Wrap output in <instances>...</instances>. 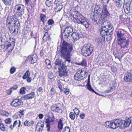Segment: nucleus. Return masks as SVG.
<instances>
[{"label":"nucleus","instance_id":"obj_49","mask_svg":"<svg viewBox=\"0 0 132 132\" xmlns=\"http://www.w3.org/2000/svg\"><path fill=\"white\" fill-rule=\"evenodd\" d=\"M29 97L28 94L24 95L22 96V98L24 100L30 99Z\"/></svg>","mask_w":132,"mask_h":132},{"label":"nucleus","instance_id":"obj_9","mask_svg":"<svg viewBox=\"0 0 132 132\" xmlns=\"http://www.w3.org/2000/svg\"><path fill=\"white\" fill-rule=\"evenodd\" d=\"M126 32L125 30L122 29H120L116 31L118 42L126 39L125 36Z\"/></svg>","mask_w":132,"mask_h":132},{"label":"nucleus","instance_id":"obj_6","mask_svg":"<svg viewBox=\"0 0 132 132\" xmlns=\"http://www.w3.org/2000/svg\"><path fill=\"white\" fill-rule=\"evenodd\" d=\"M15 42L12 38H10L9 40L5 42L3 48L8 52H10L13 50L15 45Z\"/></svg>","mask_w":132,"mask_h":132},{"label":"nucleus","instance_id":"obj_48","mask_svg":"<svg viewBox=\"0 0 132 132\" xmlns=\"http://www.w3.org/2000/svg\"><path fill=\"white\" fill-rule=\"evenodd\" d=\"M63 91L65 93L66 95L68 94L69 92V90L67 88H64V89Z\"/></svg>","mask_w":132,"mask_h":132},{"label":"nucleus","instance_id":"obj_63","mask_svg":"<svg viewBox=\"0 0 132 132\" xmlns=\"http://www.w3.org/2000/svg\"><path fill=\"white\" fill-rule=\"evenodd\" d=\"M36 3L35 2H34L33 3H31L30 4V6L31 8H32L33 7H34Z\"/></svg>","mask_w":132,"mask_h":132},{"label":"nucleus","instance_id":"obj_4","mask_svg":"<svg viewBox=\"0 0 132 132\" xmlns=\"http://www.w3.org/2000/svg\"><path fill=\"white\" fill-rule=\"evenodd\" d=\"M124 120L121 119H118L113 121H106L105 123V127L113 129H115L119 127L120 128L124 127Z\"/></svg>","mask_w":132,"mask_h":132},{"label":"nucleus","instance_id":"obj_39","mask_svg":"<svg viewBox=\"0 0 132 132\" xmlns=\"http://www.w3.org/2000/svg\"><path fill=\"white\" fill-rule=\"evenodd\" d=\"M28 95L30 99H31L33 98L35 95V93L34 92H31L30 93L28 94Z\"/></svg>","mask_w":132,"mask_h":132},{"label":"nucleus","instance_id":"obj_21","mask_svg":"<svg viewBox=\"0 0 132 132\" xmlns=\"http://www.w3.org/2000/svg\"><path fill=\"white\" fill-rule=\"evenodd\" d=\"M124 127H128L130 124L132 123V117H131L128 118L125 120H124Z\"/></svg>","mask_w":132,"mask_h":132},{"label":"nucleus","instance_id":"obj_41","mask_svg":"<svg viewBox=\"0 0 132 132\" xmlns=\"http://www.w3.org/2000/svg\"><path fill=\"white\" fill-rule=\"evenodd\" d=\"M16 68L14 67H12L10 70V72L11 74L14 73L16 71Z\"/></svg>","mask_w":132,"mask_h":132},{"label":"nucleus","instance_id":"obj_25","mask_svg":"<svg viewBox=\"0 0 132 132\" xmlns=\"http://www.w3.org/2000/svg\"><path fill=\"white\" fill-rule=\"evenodd\" d=\"M43 39L45 42H46L47 41H51V38L50 35L48 34V32L47 31L46 32L44 35L43 37Z\"/></svg>","mask_w":132,"mask_h":132},{"label":"nucleus","instance_id":"obj_27","mask_svg":"<svg viewBox=\"0 0 132 132\" xmlns=\"http://www.w3.org/2000/svg\"><path fill=\"white\" fill-rule=\"evenodd\" d=\"M40 20L43 22V23L46 22L48 18L45 15L42 13L40 14Z\"/></svg>","mask_w":132,"mask_h":132},{"label":"nucleus","instance_id":"obj_34","mask_svg":"<svg viewBox=\"0 0 132 132\" xmlns=\"http://www.w3.org/2000/svg\"><path fill=\"white\" fill-rule=\"evenodd\" d=\"M26 88L24 87L21 88L20 90V93L21 94H23L25 93Z\"/></svg>","mask_w":132,"mask_h":132},{"label":"nucleus","instance_id":"obj_50","mask_svg":"<svg viewBox=\"0 0 132 132\" xmlns=\"http://www.w3.org/2000/svg\"><path fill=\"white\" fill-rule=\"evenodd\" d=\"M50 92L51 94L54 95L56 94V91L54 90L53 87H52L50 90Z\"/></svg>","mask_w":132,"mask_h":132},{"label":"nucleus","instance_id":"obj_62","mask_svg":"<svg viewBox=\"0 0 132 132\" xmlns=\"http://www.w3.org/2000/svg\"><path fill=\"white\" fill-rule=\"evenodd\" d=\"M25 3L27 5H28V4L30 3V2L31 1L30 0H24Z\"/></svg>","mask_w":132,"mask_h":132},{"label":"nucleus","instance_id":"obj_60","mask_svg":"<svg viewBox=\"0 0 132 132\" xmlns=\"http://www.w3.org/2000/svg\"><path fill=\"white\" fill-rule=\"evenodd\" d=\"M45 62L47 65L51 64L50 61V60H48V59L46 60H45Z\"/></svg>","mask_w":132,"mask_h":132},{"label":"nucleus","instance_id":"obj_37","mask_svg":"<svg viewBox=\"0 0 132 132\" xmlns=\"http://www.w3.org/2000/svg\"><path fill=\"white\" fill-rule=\"evenodd\" d=\"M80 65L85 66L87 65L86 61L85 59H83L82 61L80 63Z\"/></svg>","mask_w":132,"mask_h":132},{"label":"nucleus","instance_id":"obj_16","mask_svg":"<svg viewBox=\"0 0 132 132\" xmlns=\"http://www.w3.org/2000/svg\"><path fill=\"white\" fill-rule=\"evenodd\" d=\"M23 104L22 101L21 100L16 99L13 100L11 103L12 106L16 107L21 105Z\"/></svg>","mask_w":132,"mask_h":132},{"label":"nucleus","instance_id":"obj_17","mask_svg":"<svg viewBox=\"0 0 132 132\" xmlns=\"http://www.w3.org/2000/svg\"><path fill=\"white\" fill-rule=\"evenodd\" d=\"M124 79L127 82H130L132 81V73L128 72L125 74Z\"/></svg>","mask_w":132,"mask_h":132},{"label":"nucleus","instance_id":"obj_57","mask_svg":"<svg viewBox=\"0 0 132 132\" xmlns=\"http://www.w3.org/2000/svg\"><path fill=\"white\" fill-rule=\"evenodd\" d=\"M24 74L25 75H27V76H28V77H30V73L29 70L27 71Z\"/></svg>","mask_w":132,"mask_h":132},{"label":"nucleus","instance_id":"obj_24","mask_svg":"<svg viewBox=\"0 0 132 132\" xmlns=\"http://www.w3.org/2000/svg\"><path fill=\"white\" fill-rule=\"evenodd\" d=\"M80 73V71L79 70L75 74L74 76V78L75 80L79 81L82 80Z\"/></svg>","mask_w":132,"mask_h":132},{"label":"nucleus","instance_id":"obj_18","mask_svg":"<svg viewBox=\"0 0 132 132\" xmlns=\"http://www.w3.org/2000/svg\"><path fill=\"white\" fill-rule=\"evenodd\" d=\"M94 13L103 14V10L100 5H96L94 8Z\"/></svg>","mask_w":132,"mask_h":132},{"label":"nucleus","instance_id":"obj_1","mask_svg":"<svg viewBox=\"0 0 132 132\" xmlns=\"http://www.w3.org/2000/svg\"><path fill=\"white\" fill-rule=\"evenodd\" d=\"M60 47V52L61 57L64 60V61L70 63L71 61L72 56L70 53L73 50L72 45L63 40L61 43Z\"/></svg>","mask_w":132,"mask_h":132},{"label":"nucleus","instance_id":"obj_47","mask_svg":"<svg viewBox=\"0 0 132 132\" xmlns=\"http://www.w3.org/2000/svg\"><path fill=\"white\" fill-rule=\"evenodd\" d=\"M114 89V88L111 87L110 88H109V89L108 90H106V92L107 93H109L113 91Z\"/></svg>","mask_w":132,"mask_h":132},{"label":"nucleus","instance_id":"obj_35","mask_svg":"<svg viewBox=\"0 0 132 132\" xmlns=\"http://www.w3.org/2000/svg\"><path fill=\"white\" fill-rule=\"evenodd\" d=\"M116 5L118 7H121L122 5V2L121 1H116L115 2Z\"/></svg>","mask_w":132,"mask_h":132},{"label":"nucleus","instance_id":"obj_2","mask_svg":"<svg viewBox=\"0 0 132 132\" xmlns=\"http://www.w3.org/2000/svg\"><path fill=\"white\" fill-rule=\"evenodd\" d=\"M69 16L70 18L75 23L81 24L86 28H88L90 24L88 19L78 11L71 10Z\"/></svg>","mask_w":132,"mask_h":132},{"label":"nucleus","instance_id":"obj_5","mask_svg":"<svg viewBox=\"0 0 132 132\" xmlns=\"http://www.w3.org/2000/svg\"><path fill=\"white\" fill-rule=\"evenodd\" d=\"M93 47L92 45L86 44L83 47L81 52L83 56H87L91 54L93 52Z\"/></svg>","mask_w":132,"mask_h":132},{"label":"nucleus","instance_id":"obj_43","mask_svg":"<svg viewBox=\"0 0 132 132\" xmlns=\"http://www.w3.org/2000/svg\"><path fill=\"white\" fill-rule=\"evenodd\" d=\"M70 128L68 126H66L62 132H70Z\"/></svg>","mask_w":132,"mask_h":132},{"label":"nucleus","instance_id":"obj_7","mask_svg":"<svg viewBox=\"0 0 132 132\" xmlns=\"http://www.w3.org/2000/svg\"><path fill=\"white\" fill-rule=\"evenodd\" d=\"M6 24L10 26L15 25L16 27H19L20 26V23L19 20L15 18L13 15L10 16V18L7 17Z\"/></svg>","mask_w":132,"mask_h":132},{"label":"nucleus","instance_id":"obj_14","mask_svg":"<svg viewBox=\"0 0 132 132\" xmlns=\"http://www.w3.org/2000/svg\"><path fill=\"white\" fill-rule=\"evenodd\" d=\"M128 40L123 39L118 42V45L121 46V48H125L127 47L129 44Z\"/></svg>","mask_w":132,"mask_h":132},{"label":"nucleus","instance_id":"obj_30","mask_svg":"<svg viewBox=\"0 0 132 132\" xmlns=\"http://www.w3.org/2000/svg\"><path fill=\"white\" fill-rule=\"evenodd\" d=\"M62 8V6L61 4H58L56 5V6L55 7V10L56 11H60Z\"/></svg>","mask_w":132,"mask_h":132},{"label":"nucleus","instance_id":"obj_40","mask_svg":"<svg viewBox=\"0 0 132 132\" xmlns=\"http://www.w3.org/2000/svg\"><path fill=\"white\" fill-rule=\"evenodd\" d=\"M54 23L53 20L51 19H49L47 22L48 25H52L54 24Z\"/></svg>","mask_w":132,"mask_h":132},{"label":"nucleus","instance_id":"obj_52","mask_svg":"<svg viewBox=\"0 0 132 132\" xmlns=\"http://www.w3.org/2000/svg\"><path fill=\"white\" fill-rule=\"evenodd\" d=\"M73 111H74V112L75 113V114H76L77 113V114H79V111L78 109H77V108H75L73 110Z\"/></svg>","mask_w":132,"mask_h":132},{"label":"nucleus","instance_id":"obj_51","mask_svg":"<svg viewBox=\"0 0 132 132\" xmlns=\"http://www.w3.org/2000/svg\"><path fill=\"white\" fill-rule=\"evenodd\" d=\"M24 110H20L19 112V115L20 117H21L24 115L23 112L24 111Z\"/></svg>","mask_w":132,"mask_h":132},{"label":"nucleus","instance_id":"obj_61","mask_svg":"<svg viewBox=\"0 0 132 132\" xmlns=\"http://www.w3.org/2000/svg\"><path fill=\"white\" fill-rule=\"evenodd\" d=\"M27 81L28 82H30L31 81V78H30V77H28L27 78Z\"/></svg>","mask_w":132,"mask_h":132},{"label":"nucleus","instance_id":"obj_36","mask_svg":"<svg viewBox=\"0 0 132 132\" xmlns=\"http://www.w3.org/2000/svg\"><path fill=\"white\" fill-rule=\"evenodd\" d=\"M87 88L90 91H94V90L92 88V86L90 84H87L86 85Z\"/></svg>","mask_w":132,"mask_h":132},{"label":"nucleus","instance_id":"obj_33","mask_svg":"<svg viewBox=\"0 0 132 132\" xmlns=\"http://www.w3.org/2000/svg\"><path fill=\"white\" fill-rule=\"evenodd\" d=\"M44 127V123L42 122H38V123L37 124V125L36 127V129H37V128L38 127H41V128L43 129V128Z\"/></svg>","mask_w":132,"mask_h":132},{"label":"nucleus","instance_id":"obj_64","mask_svg":"<svg viewBox=\"0 0 132 132\" xmlns=\"http://www.w3.org/2000/svg\"><path fill=\"white\" fill-rule=\"evenodd\" d=\"M38 130L36 131V132H42L43 129L40 127H38Z\"/></svg>","mask_w":132,"mask_h":132},{"label":"nucleus","instance_id":"obj_29","mask_svg":"<svg viewBox=\"0 0 132 132\" xmlns=\"http://www.w3.org/2000/svg\"><path fill=\"white\" fill-rule=\"evenodd\" d=\"M48 118L47 119H49L51 122H54V121L55 118L52 112H50Z\"/></svg>","mask_w":132,"mask_h":132},{"label":"nucleus","instance_id":"obj_54","mask_svg":"<svg viewBox=\"0 0 132 132\" xmlns=\"http://www.w3.org/2000/svg\"><path fill=\"white\" fill-rule=\"evenodd\" d=\"M24 125L26 126H29V122L27 120L25 121L24 123Z\"/></svg>","mask_w":132,"mask_h":132},{"label":"nucleus","instance_id":"obj_19","mask_svg":"<svg viewBox=\"0 0 132 132\" xmlns=\"http://www.w3.org/2000/svg\"><path fill=\"white\" fill-rule=\"evenodd\" d=\"M37 57L36 54L29 56L28 57V60L31 64L35 63L37 60Z\"/></svg>","mask_w":132,"mask_h":132},{"label":"nucleus","instance_id":"obj_38","mask_svg":"<svg viewBox=\"0 0 132 132\" xmlns=\"http://www.w3.org/2000/svg\"><path fill=\"white\" fill-rule=\"evenodd\" d=\"M75 113L73 112H70L69 114V117L72 120H74L75 117Z\"/></svg>","mask_w":132,"mask_h":132},{"label":"nucleus","instance_id":"obj_31","mask_svg":"<svg viewBox=\"0 0 132 132\" xmlns=\"http://www.w3.org/2000/svg\"><path fill=\"white\" fill-rule=\"evenodd\" d=\"M63 124L62 120L60 119L59 120L58 124V127L61 130L63 128Z\"/></svg>","mask_w":132,"mask_h":132},{"label":"nucleus","instance_id":"obj_22","mask_svg":"<svg viewBox=\"0 0 132 132\" xmlns=\"http://www.w3.org/2000/svg\"><path fill=\"white\" fill-rule=\"evenodd\" d=\"M80 72L81 78H82V80H83L86 77L87 75V72L86 69L85 68L82 69L81 71H80Z\"/></svg>","mask_w":132,"mask_h":132},{"label":"nucleus","instance_id":"obj_46","mask_svg":"<svg viewBox=\"0 0 132 132\" xmlns=\"http://www.w3.org/2000/svg\"><path fill=\"white\" fill-rule=\"evenodd\" d=\"M12 121V119L10 118H7L5 120V122L7 124H10Z\"/></svg>","mask_w":132,"mask_h":132},{"label":"nucleus","instance_id":"obj_56","mask_svg":"<svg viewBox=\"0 0 132 132\" xmlns=\"http://www.w3.org/2000/svg\"><path fill=\"white\" fill-rule=\"evenodd\" d=\"M45 53V52L44 50L42 49L40 51V55L41 56H43L44 53Z\"/></svg>","mask_w":132,"mask_h":132},{"label":"nucleus","instance_id":"obj_23","mask_svg":"<svg viewBox=\"0 0 132 132\" xmlns=\"http://www.w3.org/2000/svg\"><path fill=\"white\" fill-rule=\"evenodd\" d=\"M73 40L76 41L78 40L80 38L79 34L76 32H73L71 35Z\"/></svg>","mask_w":132,"mask_h":132},{"label":"nucleus","instance_id":"obj_55","mask_svg":"<svg viewBox=\"0 0 132 132\" xmlns=\"http://www.w3.org/2000/svg\"><path fill=\"white\" fill-rule=\"evenodd\" d=\"M12 90L11 88L7 91V93L8 95H11L12 92Z\"/></svg>","mask_w":132,"mask_h":132},{"label":"nucleus","instance_id":"obj_28","mask_svg":"<svg viewBox=\"0 0 132 132\" xmlns=\"http://www.w3.org/2000/svg\"><path fill=\"white\" fill-rule=\"evenodd\" d=\"M53 122H51L49 119H47L45 120V123L47 128V130L49 131L50 130V126L51 123Z\"/></svg>","mask_w":132,"mask_h":132},{"label":"nucleus","instance_id":"obj_53","mask_svg":"<svg viewBox=\"0 0 132 132\" xmlns=\"http://www.w3.org/2000/svg\"><path fill=\"white\" fill-rule=\"evenodd\" d=\"M130 3L129 2H127V3L124 2V3L123 4V6L124 7L125 5L127 7H129L130 6Z\"/></svg>","mask_w":132,"mask_h":132},{"label":"nucleus","instance_id":"obj_8","mask_svg":"<svg viewBox=\"0 0 132 132\" xmlns=\"http://www.w3.org/2000/svg\"><path fill=\"white\" fill-rule=\"evenodd\" d=\"M14 9L16 11L15 15L17 17H21L24 13L25 6L22 4H18L16 5Z\"/></svg>","mask_w":132,"mask_h":132},{"label":"nucleus","instance_id":"obj_45","mask_svg":"<svg viewBox=\"0 0 132 132\" xmlns=\"http://www.w3.org/2000/svg\"><path fill=\"white\" fill-rule=\"evenodd\" d=\"M0 129L3 131H4L5 130V128L3 123H0Z\"/></svg>","mask_w":132,"mask_h":132},{"label":"nucleus","instance_id":"obj_10","mask_svg":"<svg viewBox=\"0 0 132 132\" xmlns=\"http://www.w3.org/2000/svg\"><path fill=\"white\" fill-rule=\"evenodd\" d=\"M67 67L65 65L58 67L59 75L60 77H64L67 75Z\"/></svg>","mask_w":132,"mask_h":132},{"label":"nucleus","instance_id":"obj_58","mask_svg":"<svg viewBox=\"0 0 132 132\" xmlns=\"http://www.w3.org/2000/svg\"><path fill=\"white\" fill-rule=\"evenodd\" d=\"M85 116V114L84 113H83L82 114H80V117L82 119H84Z\"/></svg>","mask_w":132,"mask_h":132},{"label":"nucleus","instance_id":"obj_44","mask_svg":"<svg viewBox=\"0 0 132 132\" xmlns=\"http://www.w3.org/2000/svg\"><path fill=\"white\" fill-rule=\"evenodd\" d=\"M46 5L48 7H50L51 5V2L48 0H46L45 2Z\"/></svg>","mask_w":132,"mask_h":132},{"label":"nucleus","instance_id":"obj_42","mask_svg":"<svg viewBox=\"0 0 132 132\" xmlns=\"http://www.w3.org/2000/svg\"><path fill=\"white\" fill-rule=\"evenodd\" d=\"M48 76V77L51 79L53 78L54 77L53 74L51 72H49Z\"/></svg>","mask_w":132,"mask_h":132},{"label":"nucleus","instance_id":"obj_13","mask_svg":"<svg viewBox=\"0 0 132 132\" xmlns=\"http://www.w3.org/2000/svg\"><path fill=\"white\" fill-rule=\"evenodd\" d=\"M102 14H95L91 17L92 21L98 23L100 22L102 19L103 17Z\"/></svg>","mask_w":132,"mask_h":132},{"label":"nucleus","instance_id":"obj_32","mask_svg":"<svg viewBox=\"0 0 132 132\" xmlns=\"http://www.w3.org/2000/svg\"><path fill=\"white\" fill-rule=\"evenodd\" d=\"M12 0H2L4 4L6 5H11Z\"/></svg>","mask_w":132,"mask_h":132},{"label":"nucleus","instance_id":"obj_12","mask_svg":"<svg viewBox=\"0 0 132 132\" xmlns=\"http://www.w3.org/2000/svg\"><path fill=\"white\" fill-rule=\"evenodd\" d=\"M6 26L9 29L11 34H14L15 35H17L19 32L18 31L19 27H16L15 25L10 26L6 25Z\"/></svg>","mask_w":132,"mask_h":132},{"label":"nucleus","instance_id":"obj_20","mask_svg":"<svg viewBox=\"0 0 132 132\" xmlns=\"http://www.w3.org/2000/svg\"><path fill=\"white\" fill-rule=\"evenodd\" d=\"M102 8L103 9L102 16L103 18H105L106 17L109 16L110 14L107 9V6L106 5L103 6Z\"/></svg>","mask_w":132,"mask_h":132},{"label":"nucleus","instance_id":"obj_3","mask_svg":"<svg viewBox=\"0 0 132 132\" xmlns=\"http://www.w3.org/2000/svg\"><path fill=\"white\" fill-rule=\"evenodd\" d=\"M100 34L102 38L100 37L96 38L95 39L96 42L98 45H103L105 39V36H111L113 34L114 29L112 25L109 22H107V24L104 26H102L101 28Z\"/></svg>","mask_w":132,"mask_h":132},{"label":"nucleus","instance_id":"obj_26","mask_svg":"<svg viewBox=\"0 0 132 132\" xmlns=\"http://www.w3.org/2000/svg\"><path fill=\"white\" fill-rule=\"evenodd\" d=\"M54 63L56 65L58 66L59 67H62L63 65H65L61 60L60 59H56Z\"/></svg>","mask_w":132,"mask_h":132},{"label":"nucleus","instance_id":"obj_59","mask_svg":"<svg viewBox=\"0 0 132 132\" xmlns=\"http://www.w3.org/2000/svg\"><path fill=\"white\" fill-rule=\"evenodd\" d=\"M18 88V86L17 85H14L11 88L12 89L16 90Z\"/></svg>","mask_w":132,"mask_h":132},{"label":"nucleus","instance_id":"obj_15","mask_svg":"<svg viewBox=\"0 0 132 132\" xmlns=\"http://www.w3.org/2000/svg\"><path fill=\"white\" fill-rule=\"evenodd\" d=\"M61 105L60 103H57L52 106L51 109V110L55 112L61 113L62 110L61 108Z\"/></svg>","mask_w":132,"mask_h":132},{"label":"nucleus","instance_id":"obj_11","mask_svg":"<svg viewBox=\"0 0 132 132\" xmlns=\"http://www.w3.org/2000/svg\"><path fill=\"white\" fill-rule=\"evenodd\" d=\"M73 28L70 26L66 27L63 30L65 33L64 35V38H69L70 37V35L73 32Z\"/></svg>","mask_w":132,"mask_h":132}]
</instances>
